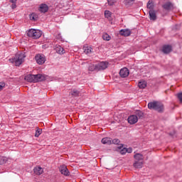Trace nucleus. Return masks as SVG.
Returning a JSON list of instances; mask_svg holds the SVG:
<instances>
[{
  "instance_id": "1",
  "label": "nucleus",
  "mask_w": 182,
  "mask_h": 182,
  "mask_svg": "<svg viewBox=\"0 0 182 182\" xmlns=\"http://www.w3.org/2000/svg\"><path fill=\"white\" fill-rule=\"evenodd\" d=\"M24 79L25 80H26L27 82H30L31 83H36L38 82H43V80H46V76L42 74H28L25 76Z\"/></svg>"
},
{
  "instance_id": "2",
  "label": "nucleus",
  "mask_w": 182,
  "mask_h": 182,
  "mask_svg": "<svg viewBox=\"0 0 182 182\" xmlns=\"http://www.w3.org/2000/svg\"><path fill=\"white\" fill-rule=\"evenodd\" d=\"M148 109L156 110L158 113H163L164 112V105L159 101H153L149 102Z\"/></svg>"
},
{
  "instance_id": "3",
  "label": "nucleus",
  "mask_w": 182,
  "mask_h": 182,
  "mask_svg": "<svg viewBox=\"0 0 182 182\" xmlns=\"http://www.w3.org/2000/svg\"><path fill=\"white\" fill-rule=\"evenodd\" d=\"M25 58L26 55L23 53H18L13 58H10L9 60L10 63H14L15 66H21V64L23 63Z\"/></svg>"
},
{
  "instance_id": "4",
  "label": "nucleus",
  "mask_w": 182,
  "mask_h": 182,
  "mask_svg": "<svg viewBox=\"0 0 182 182\" xmlns=\"http://www.w3.org/2000/svg\"><path fill=\"white\" fill-rule=\"evenodd\" d=\"M27 36L33 39H39L42 36V31L31 28L28 31Z\"/></svg>"
},
{
  "instance_id": "5",
  "label": "nucleus",
  "mask_w": 182,
  "mask_h": 182,
  "mask_svg": "<svg viewBox=\"0 0 182 182\" xmlns=\"http://www.w3.org/2000/svg\"><path fill=\"white\" fill-rule=\"evenodd\" d=\"M109 66L108 62H100L95 65V70H105V69H107V67Z\"/></svg>"
},
{
  "instance_id": "6",
  "label": "nucleus",
  "mask_w": 182,
  "mask_h": 182,
  "mask_svg": "<svg viewBox=\"0 0 182 182\" xmlns=\"http://www.w3.org/2000/svg\"><path fill=\"white\" fill-rule=\"evenodd\" d=\"M35 59L36 60V63L38 65H43L45 62H46V58H45V55L42 54H38L35 56Z\"/></svg>"
},
{
  "instance_id": "7",
  "label": "nucleus",
  "mask_w": 182,
  "mask_h": 182,
  "mask_svg": "<svg viewBox=\"0 0 182 182\" xmlns=\"http://www.w3.org/2000/svg\"><path fill=\"white\" fill-rule=\"evenodd\" d=\"M163 9H165V11H171L173 9L174 6L171 4V2L168 1L162 5Z\"/></svg>"
},
{
  "instance_id": "8",
  "label": "nucleus",
  "mask_w": 182,
  "mask_h": 182,
  "mask_svg": "<svg viewBox=\"0 0 182 182\" xmlns=\"http://www.w3.org/2000/svg\"><path fill=\"white\" fill-rule=\"evenodd\" d=\"M59 170L61 173V174H63V176H69L70 172L69 170L68 169V167L66 165H62L60 166Z\"/></svg>"
},
{
  "instance_id": "9",
  "label": "nucleus",
  "mask_w": 182,
  "mask_h": 182,
  "mask_svg": "<svg viewBox=\"0 0 182 182\" xmlns=\"http://www.w3.org/2000/svg\"><path fill=\"white\" fill-rule=\"evenodd\" d=\"M128 123L129 124H136V122H139V118L135 115H130L127 119Z\"/></svg>"
},
{
  "instance_id": "10",
  "label": "nucleus",
  "mask_w": 182,
  "mask_h": 182,
  "mask_svg": "<svg viewBox=\"0 0 182 182\" xmlns=\"http://www.w3.org/2000/svg\"><path fill=\"white\" fill-rule=\"evenodd\" d=\"M130 72L129 71V69L127 68H124L120 70L119 75L121 77H127L129 76Z\"/></svg>"
},
{
  "instance_id": "11",
  "label": "nucleus",
  "mask_w": 182,
  "mask_h": 182,
  "mask_svg": "<svg viewBox=\"0 0 182 182\" xmlns=\"http://www.w3.org/2000/svg\"><path fill=\"white\" fill-rule=\"evenodd\" d=\"M38 11L42 14H46V12L49 11V7L48 6V5L42 4L40 5Z\"/></svg>"
},
{
  "instance_id": "12",
  "label": "nucleus",
  "mask_w": 182,
  "mask_h": 182,
  "mask_svg": "<svg viewBox=\"0 0 182 182\" xmlns=\"http://www.w3.org/2000/svg\"><path fill=\"white\" fill-rule=\"evenodd\" d=\"M33 171L34 173L36 176H41V174H43V169L42 167L39 166H36L34 168H33Z\"/></svg>"
},
{
  "instance_id": "13",
  "label": "nucleus",
  "mask_w": 182,
  "mask_h": 182,
  "mask_svg": "<svg viewBox=\"0 0 182 182\" xmlns=\"http://www.w3.org/2000/svg\"><path fill=\"white\" fill-rule=\"evenodd\" d=\"M143 164H144V161H134L133 166L135 168H141L143 167Z\"/></svg>"
},
{
  "instance_id": "14",
  "label": "nucleus",
  "mask_w": 182,
  "mask_h": 182,
  "mask_svg": "<svg viewBox=\"0 0 182 182\" xmlns=\"http://www.w3.org/2000/svg\"><path fill=\"white\" fill-rule=\"evenodd\" d=\"M134 161H144V156L141 154H136L134 155Z\"/></svg>"
},
{
  "instance_id": "15",
  "label": "nucleus",
  "mask_w": 182,
  "mask_h": 182,
  "mask_svg": "<svg viewBox=\"0 0 182 182\" xmlns=\"http://www.w3.org/2000/svg\"><path fill=\"white\" fill-rule=\"evenodd\" d=\"M132 31L129 29H122L119 31V34L122 36H130Z\"/></svg>"
},
{
  "instance_id": "16",
  "label": "nucleus",
  "mask_w": 182,
  "mask_h": 182,
  "mask_svg": "<svg viewBox=\"0 0 182 182\" xmlns=\"http://www.w3.org/2000/svg\"><path fill=\"white\" fill-rule=\"evenodd\" d=\"M162 52L164 53H170L171 52V46L165 45L162 48Z\"/></svg>"
},
{
  "instance_id": "17",
  "label": "nucleus",
  "mask_w": 182,
  "mask_h": 182,
  "mask_svg": "<svg viewBox=\"0 0 182 182\" xmlns=\"http://www.w3.org/2000/svg\"><path fill=\"white\" fill-rule=\"evenodd\" d=\"M150 19L152 21H156L157 19V16L156 15V11L154 10H149Z\"/></svg>"
},
{
  "instance_id": "18",
  "label": "nucleus",
  "mask_w": 182,
  "mask_h": 182,
  "mask_svg": "<svg viewBox=\"0 0 182 182\" xmlns=\"http://www.w3.org/2000/svg\"><path fill=\"white\" fill-rule=\"evenodd\" d=\"M135 116H136L137 119H144V112L141 110L135 111Z\"/></svg>"
},
{
  "instance_id": "19",
  "label": "nucleus",
  "mask_w": 182,
  "mask_h": 182,
  "mask_svg": "<svg viewBox=\"0 0 182 182\" xmlns=\"http://www.w3.org/2000/svg\"><path fill=\"white\" fill-rule=\"evenodd\" d=\"M55 50L57 52V53H59L60 55H63V53H65V50L60 46H57Z\"/></svg>"
},
{
  "instance_id": "20",
  "label": "nucleus",
  "mask_w": 182,
  "mask_h": 182,
  "mask_svg": "<svg viewBox=\"0 0 182 182\" xmlns=\"http://www.w3.org/2000/svg\"><path fill=\"white\" fill-rule=\"evenodd\" d=\"M101 141L102 144H112V139L109 137L103 138Z\"/></svg>"
},
{
  "instance_id": "21",
  "label": "nucleus",
  "mask_w": 182,
  "mask_h": 182,
  "mask_svg": "<svg viewBox=\"0 0 182 182\" xmlns=\"http://www.w3.org/2000/svg\"><path fill=\"white\" fill-rule=\"evenodd\" d=\"M147 8L150 11H154V3H153V0H149L147 3Z\"/></svg>"
},
{
  "instance_id": "22",
  "label": "nucleus",
  "mask_w": 182,
  "mask_h": 182,
  "mask_svg": "<svg viewBox=\"0 0 182 182\" xmlns=\"http://www.w3.org/2000/svg\"><path fill=\"white\" fill-rule=\"evenodd\" d=\"M139 89H146L147 87V82L146 81H140L138 83Z\"/></svg>"
},
{
  "instance_id": "23",
  "label": "nucleus",
  "mask_w": 182,
  "mask_h": 182,
  "mask_svg": "<svg viewBox=\"0 0 182 182\" xmlns=\"http://www.w3.org/2000/svg\"><path fill=\"white\" fill-rule=\"evenodd\" d=\"M72 97H78L79 95H80V92L77 91V90H73L70 92Z\"/></svg>"
},
{
  "instance_id": "24",
  "label": "nucleus",
  "mask_w": 182,
  "mask_h": 182,
  "mask_svg": "<svg viewBox=\"0 0 182 182\" xmlns=\"http://www.w3.org/2000/svg\"><path fill=\"white\" fill-rule=\"evenodd\" d=\"M84 53L87 55L88 53H92V48L89 46H84L83 47Z\"/></svg>"
},
{
  "instance_id": "25",
  "label": "nucleus",
  "mask_w": 182,
  "mask_h": 182,
  "mask_svg": "<svg viewBox=\"0 0 182 182\" xmlns=\"http://www.w3.org/2000/svg\"><path fill=\"white\" fill-rule=\"evenodd\" d=\"M38 18H39V16L35 13H32L30 16V19L31 21H38Z\"/></svg>"
},
{
  "instance_id": "26",
  "label": "nucleus",
  "mask_w": 182,
  "mask_h": 182,
  "mask_svg": "<svg viewBox=\"0 0 182 182\" xmlns=\"http://www.w3.org/2000/svg\"><path fill=\"white\" fill-rule=\"evenodd\" d=\"M102 38L104 41H110V39H112L110 36H109V34H107V33L103 34Z\"/></svg>"
},
{
  "instance_id": "27",
  "label": "nucleus",
  "mask_w": 182,
  "mask_h": 182,
  "mask_svg": "<svg viewBox=\"0 0 182 182\" xmlns=\"http://www.w3.org/2000/svg\"><path fill=\"white\" fill-rule=\"evenodd\" d=\"M6 163V158L2 156H0V165L5 164Z\"/></svg>"
},
{
  "instance_id": "28",
  "label": "nucleus",
  "mask_w": 182,
  "mask_h": 182,
  "mask_svg": "<svg viewBox=\"0 0 182 182\" xmlns=\"http://www.w3.org/2000/svg\"><path fill=\"white\" fill-rule=\"evenodd\" d=\"M42 134V129L38 128L35 133V137H38Z\"/></svg>"
},
{
  "instance_id": "29",
  "label": "nucleus",
  "mask_w": 182,
  "mask_h": 182,
  "mask_svg": "<svg viewBox=\"0 0 182 182\" xmlns=\"http://www.w3.org/2000/svg\"><path fill=\"white\" fill-rule=\"evenodd\" d=\"M105 18H107V19H109V18L112 16V12H110L109 11H105Z\"/></svg>"
},
{
  "instance_id": "30",
  "label": "nucleus",
  "mask_w": 182,
  "mask_h": 182,
  "mask_svg": "<svg viewBox=\"0 0 182 182\" xmlns=\"http://www.w3.org/2000/svg\"><path fill=\"white\" fill-rule=\"evenodd\" d=\"M112 143L113 144H119L120 140L119 139H114L112 140Z\"/></svg>"
},
{
  "instance_id": "31",
  "label": "nucleus",
  "mask_w": 182,
  "mask_h": 182,
  "mask_svg": "<svg viewBox=\"0 0 182 182\" xmlns=\"http://www.w3.org/2000/svg\"><path fill=\"white\" fill-rule=\"evenodd\" d=\"M135 0H125V4L127 5H132Z\"/></svg>"
},
{
  "instance_id": "32",
  "label": "nucleus",
  "mask_w": 182,
  "mask_h": 182,
  "mask_svg": "<svg viewBox=\"0 0 182 182\" xmlns=\"http://www.w3.org/2000/svg\"><path fill=\"white\" fill-rule=\"evenodd\" d=\"M127 149H126V148H124L123 149H122L121 151H120V153H121V154H126V153H127Z\"/></svg>"
},
{
  "instance_id": "33",
  "label": "nucleus",
  "mask_w": 182,
  "mask_h": 182,
  "mask_svg": "<svg viewBox=\"0 0 182 182\" xmlns=\"http://www.w3.org/2000/svg\"><path fill=\"white\" fill-rule=\"evenodd\" d=\"M178 99L179 100L180 103H182V92L178 94Z\"/></svg>"
},
{
  "instance_id": "34",
  "label": "nucleus",
  "mask_w": 182,
  "mask_h": 182,
  "mask_svg": "<svg viewBox=\"0 0 182 182\" xmlns=\"http://www.w3.org/2000/svg\"><path fill=\"white\" fill-rule=\"evenodd\" d=\"M5 87V82H0V90H2Z\"/></svg>"
},
{
  "instance_id": "35",
  "label": "nucleus",
  "mask_w": 182,
  "mask_h": 182,
  "mask_svg": "<svg viewBox=\"0 0 182 182\" xmlns=\"http://www.w3.org/2000/svg\"><path fill=\"white\" fill-rule=\"evenodd\" d=\"M12 5H11V8L12 9H15V8H16V2H11Z\"/></svg>"
},
{
  "instance_id": "36",
  "label": "nucleus",
  "mask_w": 182,
  "mask_h": 182,
  "mask_svg": "<svg viewBox=\"0 0 182 182\" xmlns=\"http://www.w3.org/2000/svg\"><path fill=\"white\" fill-rule=\"evenodd\" d=\"M18 0H10V2H16Z\"/></svg>"
},
{
  "instance_id": "37",
  "label": "nucleus",
  "mask_w": 182,
  "mask_h": 182,
  "mask_svg": "<svg viewBox=\"0 0 182 182\" xmlns=\"http://www.w3.org/2000/svg\"><path fill=\"white\" fill-rule=\"evenodd\" d=\"M128 153H132V149H127Z\"/></svg>"
},
{
  "instance_id": "38",
  "label": "nucleus",
  "mask_w": 182,
  "mask_h": 182,
  "mask_svg": "<svg viewBox=\"0 0 182 182\" xmlns=\"http://www.w3.org/2000/svg\"><path fill=\"white\" fill-rule=\"evenodd\" d=\"M108 4H109V5H113V4H112V3H110V0H108Z\"/></svg>"
}]
</instances>
